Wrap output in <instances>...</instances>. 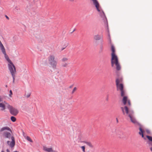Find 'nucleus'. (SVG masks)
Returning <instances> with one entry per match:
<instances>
[{
  "instance_id": "72a5a7b5",
  "label": "nucleus",
  "mask_w": 152,
  "mask_h": 152,
  "mask_svg": "<svg viewBox=\"0 0 152 152\" xmlns=\"http://www.w3.org/2000/svg\"><path fill=\"white\" fill-rule=\"evenodd\" d=\"M67 64L66 63H65L64 64H62V65L63 67H66L67 65Z\"/></svg>"
},
{
  "instance_id": "9b49d317",
  "label": "nucleus",
  "mask_w": 152,
  "mask_h": 152,
  "mask_svg": "<svg viewBox=\"0 0 152 152\" xmlns=\"http://www.w3.org/2000/svg\"><path fill=\"white\" fill-rule=\"evenodd\" d=\"M102 36H101L99 34H96L94 35V40L97 41L101 40L102 39Z\"/></svg>"
},
{
  "instance_id": "f8f14e48",
  "label": "nucleus",
  "mask_w": 152,
  "mask_h": 152,
  "mask_svg": "<svg viewBox=\"0 0 152 152\" xmlns=\"http://www.w3.org/2000/svg\"><path fill=\"white\" fill-rule=\"evenodd\" d=\"M3 135L5 138L10 139L11 137L10 133L7 132H4Z\"/></svg>"
},
{
  "instance_id": "79ce46f5",
  "label": "nucleus",
  "mask_w": 152,
  "mask_h": 152,
  "mask_svg": "<svg viewBox=\"0 0 152 152\" xmlns=\"http://www.w3.org/2000/svg\"><path fill=\"white\" fill-rule=\"evenodd\" d=\"M73 86V85H71L69 87V88H72V87Z\"/></svg>"
},
{
  "instance_id": "f3484780",
  "label": "nucleus",
  "mask_w": 152,
  "mask_h": 152,
  "mask_svg": "<svg viewBox=\"0 0 152 152\" xmlns=\"http://www.w3.org/2000/svg\"><path fill=\"white\" fill-rule=\"evenodd\" d=\"M134 111L131 109H129V114H128V116L130 118L132 117L134 115Z\"/></svg>"
},
{
  "instance_id": "2eb2a0df",
  "label": "nucleus",
  "mask_w": 152,
  "mask_h": 152,
  "mask_svg": "<svg viewBox=\"0 0 152 152\" xmlns=\"http://www.w3.org/2000/svg\"><path fill=\"white\" fill-rule=\"evenodd\" d=\"M10 72V73H11V74L12 75V77H13V83L14 82V81H15V72H16L15 71V70L14 69H12V70H9Z\"/></svg>"
},
{
  "instance_id": "6e6552de",
  "label": "nucleus",
  "mask_w": 152,
  "mask_h": 152,
  "mask_svg": "<svg viewBox=\"0 0 152 152\" xmlns=\"http://www.w3.org/2000/svg\"><path fill=\"white\" fill-rule=\"evenodd\" d=\"M146 137L148 140V141L147 142V144L149 146H152V137L148 135H146Z\"/></svg>"
},
{
  "instance_id": "423d86ee",
  "label": "nucleus",
  "mask_w": 152,
  "mask_h": 152,
  "mask_svg": "<svg viewBox=\"0 0 152 152\" xmlns=\"http://www.w3.org/2000/svg\"><path fill=\"white\" fill-rule=\"evenodd\" d=\"M111 50L112 52L111 55V59H113L114 58L118 57L115 54V48L113 44H111Z\"/></svg>"
},
{
  "instance_id": "412c9836",
  "label": "nucleus",
  "mask_w": 152,
  "mask_h": 152,
  "mask_svg": "<svg viewBox=\"0 0 152 152\" xmlns=\"http://www.w3.org/2000/svg\"><path fill=\"white\" fill-rule=\"evenodd\" d=\"M0 48L2 51H4V49H5L3 45L2 44L1 41L0 40Z\"/></svg>"
},
{
  "instance_id": "7ed1b4c3",
  "label": "nucleus",
  "mask_w": 152,
  "mask_h": 152,
  "mask_svg": "<svg viewBox=\"0 0 152 152\" xmlns=\"http://www.w3.org/2000/svg\"><path fill=\"white\" fill-rule=\"evenodd\" d=\"M111 65L112 67H113L114 64H115L116 66V69L118 71H119L121 69V66L119 62L118 57L111 59Z\"/></svg>"
},
{
  "instance_id": "dca6fc26",
  "label": "nucleus",
  "mask_w": 152,
  "mask_h": 152,
  "mask_svg": "<svg viewBox=\"0 0 152 152\" xmlns=\"http://www.w3.org/2000/svg\"><path fill=\"white\" fill-rule=\"evenodd\" d=\"M123 98L122 99V102H123V104L124 105H126L127 103V102L128 100L127 99H128L127 97V96H123Z\"/></svg>"
},
{
  "instance_id": "5701e85b",
  "label": "nucleus",
  "mask_w": 152,
  "mask_h": 152,
  "mask_svg": "<svg viewBox=\"0 0 152 152\" xmlns=\"http://www.w3.org/2000/svg\"><path fill=\"white\" fill-rule=\"evenodd\" d=\"M11 121L13 122H15L16 120V119L15 117L14 116H12L10 118Z\"/></svg>"
},
{
  "instance_id": "e433bc0d",
  "label": "nucleus",
  "mask_w": 152,
  "mask_h": 152,
  "mask_svg": "<svg viewBox=\"0 0 152 152\" xmlns=\"http://www.w3.org/2000/svg\"><path fill=\"white\" fill-rule=\"evenodd\" d=\"M15 9L17 10V11H18L20 9L19 8L17 7H15Z\"/></svg>"
},
{
  "instance_id": "3c124183",
  "label": "nucleus",
  "mask_w": 152,
  "mask_h": 152,
  "mask_svg": "<svg viewBox=\"0 0 152 152\" xmlns=\"http://www.w3.org/2000/svg\"><path fill=\"white\" fill-rule=\"evenodd\" d=\"M75 31V29H74L73 30V31H72V32H74Z\"/></svg>"
},
{
  "instance_id": "f03ea898",
  "label": "nucleus",
  "mask_w": 152,
  "mask_h": 152,
  "mask_svg": "<svg viewBox=\"0 0 152 152\" xmlns=\"http://www.w3.org/2000/svg\"><path fill=\"white\" fill-rule=\"evenodd\" d=\"M49 64L51 65L53 69H55L56 68L57 62L55 60L54 56L50 55L48 58Z\"/></svg>"
},
{
  "instance_id": "9d476101",
  "label": "nucleus",
  "mask_w": 152,
  "mask_h": 152,
  "mask_svg": "<svg viewBox=\"0 0 152 152\" xmlns=\"http://www.w3.org/2000/svg\"><path fill=\"white\" fill-rule=\"evenodd\" d=\"M11 138L12 140V141L10 142L9 145L11 148H12L15 145V138L13 136H11Z\"/></svg>"
},
{
  "instance_id": "8fccbe9b",
  "label": "nucleus",
  "mask_w": 152,
  "mask_h": 152,
  "mask_svg": "<svg viewBox=\"0 0 152 152\" xmlns=\"http://www.w3.org/2000/svg\"><path fill=\"white\" fill-rule=\"evenodd\" d=\"M1 152H4V151H1Z\"/></svg>"
},
{
  "instance_id": "f257e3e1",
  "label": "nucleus",
  "mask_w": 152,
  "mask_h": 152,
  "mask_svg": "<svg viewBox=\"0 0 152 152\" xmlns=\"http://www.w3.org/2000/svg\"><path fill=\"white\" fill-rule=\"evenodd\" d=\"M2 53L4 55V56L5 59L7 61L9 62V64H8V67L9 70H12L13 68L15 70V71H16V68L13 63L11 61V60L9 59L8 56L7 55L5 50L4 49V51H2Z\"/></svg>"
},
{
  "instance_id": "39448f33",
  "label": "nucleus",
  "mask_w": 152,
  "mask_h": 152,
  "mask_svg": "<svg viewBox=\"0 0 152 152\" xmlns=\"http://www.w3.org/2000/svg\"><path fill=\"white\" fill-rule=\"evenodd\" d=\"M115 82L117 91H121L124 89V85L122 83H119V81L118 78H116Z\"/></svg>"
},
{
  "instance_id": "a19ab883",
  "label": "nucleus",
  "mask_w": 152,
  "mask_h": 152,
  "mask_svg": "<svg viewBox=\"0 0 152 152\" xmlns=\"http://www.w3.org/2000/svg\"><path fill=\"white\" fill-rule=\"evenodd\" d=\"M10 142V141H7V144L8 145H9V144H9Z\"/></svg>"
},
{
  "instance_id": "4c0bfd02",
  "label": "nucleus",
  "mask_w": 152,
  "mask_h": 152,
  "mask_svg": "<svg viewBox=\"0 0 152 152\" xmlns=\"http://www.w3.org/2000/svg\"><path fill=\"white\" fill-rule=\"evenodd\" d=\"M108 97H109V96H108V95H107V98H106V100L107 101H108V100H109Z\"/></svg>"
},
{
  "instance_id": "6ab92c4d",
  "label": "nucleus",
  "mask_w": 152,
  "mask_h": 152,
  "mask_svg": "<svg viewBox=\"0 0 152 152\" xmlns=\"http://www.w3.org/2000/svg\"><path fill=\"white\" fill-rule=\"evenodd\" d=\"M124 108L126 114L128 115V114H129V109L128 107L126 106H125Z\"/></svg>"
},
{
  "instance_id": "de8ad7c7",
  "label": "nucleus",
  "mask_w": 152,
  "mask_h": 152,
  "mask_svg": "<svg viewBox=\"0 0 152 152\" xmlns=\"http://www.w3.org/2000/svg\"><path fill=\"white\" fill-rule=\"evenodd\" d=\"M14 152H19L18 151H14Z\"/></svg>"
},
{
  "instance_id": "a18cd8bd",
  "label": "nucleus",
  "mask_w": 152,
  "mask_h": 152,
  "mask_svg": "<svg viewBox=\"0 0 152 152\" xmlns=\"http://www.w3.org/2000/svg\"><path fill=\"white\" fill-rule=\"evenodd\" d=\"M116 121H117V123H118V120L117 118H116Z\"/></svg>"
},
{
  "instance_id": "1a4fd4ad",
  "label": "nucleus",
  "mask_w": 152,
  "mask_h": 152,
  "mask_svg": "<svg viewBox=\"0 0 152 152\" xmlns=\"http://www.w3.org/2000/svg\"><path fill=\"white\" fill-rule=\"evenodd\" d=\"M103 39H102L100 41V43L99 45V53H102L103 51Z\"/></svg>"
},
{
  "instance_id": "603ef678",
  "label": "nucleus",
  "mask_w": 152,
  "mask_h": 152,
  "mask_svg": "<svg viewBox=\"0 0 152 152\" xmlns=\"http://www.w3.org/2000/svg\"><path fill=\"white\" fill-rule=\"evenodd\" d=\"M57 73L58 74V73H59V72L58 71L57 72Z\"/></svg>"
},
{
  "instance_id": "09e8293b",
  "label": "nucleus",
  "mask_w": 152,
  "mask_h": 152,
  "mask_svg": "<svg viewBox=\"0 0 152 152\" xmlns=\"http://www.w3.org/2000/svg\"><path fill=\"white\" fill-rule=\"evenodd\" d=\"M5 87H7V85H5Z\"/></svg>"
},
{
  "instance_id": "c9c22d12",
  "label": "nucleus",
  "mask_w": 152,
  "mask_h": 152,
  "mask_svg": "<svg viewBox=\"0 0 152 152\" xmlns=\"http://www.w3.org/2000/svg\"><path fill=\"white\" fill-rule=\"evenodd\" d=\"M68 45V43H67V45H65V47L64 48H62V49H61V50H63L64 49H65V48Z\"/></svg>"
},
{
  "instance_id": "4be33fe9",
  "label": "nucleus",
  "mask_w": 152,
  "mask_h": 152,
  "mask_svg": "<svg viewBox=\"0 0 152 152\" xmlns=\"http://www.w3.org/2000/svg\"><path fill=\"white\" fill-rule=\"evenodd\" d=\"M82 142L86 143L87 145H88L90 147H93L91 143L89 142H87L86 141H83Z\"/></svg>"
},
{
  "instance_id": "20e7f679",
  "label": "nucleus",
  "mask_w": 152,
  "mask_h": 152,
  "mask_svg": "<svg viewBox=\"0 0 152 152\" xmlns=\"http://www.w3.org/2000/svg\"><path fill=\"white\" fill-rule=\"evenodd\" d=\"M7 107L12 115L16 116L18 113L19 111L17 109L13 107L9 104H7Z\"/></svg>"
},
{
  "instance_id": "ddd939ff",
  "label": "nucleus",
  "mask_w": 152,
  "mask_h": 152,
  "mask_svg": "<svg viewBox=\"0 0 152 152\" xmlns=\"http://www.w3.org/2000/svg\"><path fill=\"white\" fill-rule=\"evenodd\" d=\"M43 150L48 152H57L56 151L53 150L52 148H48L46 147H43Z\"/></svg>"
},
{
  "instance_id": "393cba45",
  "label": "nucleus",
  "mask_w": 152,
  "mask_h": 152,
  "mask_svg": "<svg viewBox=\"0 0 152 152\" xmlns=\"http://www.w3.org/2000/svg\"><path fill=\"white\" fill-rule=\"evenodd\" d=\"M26 139L28 141H29L30 142H33V140L31 139V138L28 136H27L26 137Z\"/></svg>"
},
{
  "instance_id": "bb28decb",
  "label": "nucleus",
  "mask_w": 152,
  "mask_h": 152,
  "mask_svg": "<svg viewBox=\"0 0 152 152\" xmlns=\"http://www.w3.org/2000/svg\"><path fill=\"white\" fill-rule=\"evenodd\" d=\"M81 148L82 149L83 151L84 152H85V146H82L81 147Z\"/></svg>"
},
{
  "instance_id": "a878e982",
  "label": "nucleus",
  "mask_w": 152,
  "mask_h": 152,
  "mask_svg": "<svg viewBox=\"0 0 152 152\" xmlns=\"http://www.w3.org/2000/svg\"><path fill=\"white\" fill-rule=\"evenodd\" d=\"M12 91L11 90H10V94L9 95V96L10 97H12Z\"/></svg>"
},
{
  "instance_id": "37998d69",
  "label": "nucleus",
  "mask_w": 152,
  "mask_h": 152,
  "mask_svg": "<svg viewBox=\"0 0 152 152\" xmlns=\"http://www.w3.org/2000/svg\"><path fill=\"white\" fill-rule=\"evenodd\" d=\"M6 151L7 152H10L9 150L8 149H7Z\"/></svg>"
},
{
  "instance_id": "f704fd0d",
  "label": "nucleus",
  "mask_w": 152,
  "mask_h": 152,
  "mask_svg": "<svg viewBox=\"0 0 152 152\" xmlns=\"http://www.w3.org/2000/svg\"><path fill=\"white\" fill-rule=\"evenodd\" d=\"M128 102V104L129 106L131 105V103L130 102V100H128L127 101Z\"/></svg>"
},
{
  "instance_id": "c756f323",
  "label": "nucleus",
  "mask_w": 152,
  "mask_h": 152,
  "mask_svg": "<svg viewBox=\"0 0 152 152\" xmlns=\"http://www.w3.org/2000/svg\"><path fill=\"white\" fill-rule=\"evenodd\" d=\"M121 108L122 110V111L123 114L124 115L125 114V111L124 110V107H121Z\"/></svg>"
},
{
  "instance_id": "49530a36",
  "label": "nucleus",
  "mask_w": 152,
  "mask_h": 152,
  "mask_svg": "<svg viewBox=\"0 0 152 152\" xmlns=\"http://www.w3.org/2000/svg\"><path fill=\"white\" fill-rule=\"evenodd\" d=\"M74 0H69V1H74Z\"/></svg>"
},
{
  "instance_id": "2f4dec72",
  "label": "nucleus",
  "mask_w": 152,
  "mask_h": 152,
  "mask_svg": "<svg viewBox=\"0 0 152 152\" xmlns=\"http://www.w3.org/2000/svg\"><path fill=\"white\" fill-rule=\"evenodd\" d=\"M118 79L119 81V83L120 82H122L123 81L122 78V77H120V78H118Z\"/></svg>"
},
{
  "instance_id": "a211bd4d",
  "label": "nucleus",
  "mask_w": 152,
  "mask_h": 152,
  "mask_svg": "<svg viewBox=\"0 0 152 152\" xmlns=\"http://www.w3.org/2000/svg\"><path fill=\"white\" fill-rule=\"evenodd\" d=\"M130 119L131 121L134 124H137L138 122L135 118H133L132 117L130 118Z\"/></svg>"
},
{
  "instance_id": "c03bdc74",
  "label": "nucleus",
  "mask_w": 152,
  "mask_h": 152,
  "mask_svg": "<svg viewBox=\"0 0 152 152\" xmlns=\"http://www.w3.org/2000/svg\"><path fill=\"white\" fill-rule=\"evenodd\" d=\"M150 150L152 151V147H151L150 148Z\"/></svg>"
},
{
  "instance_id": "473e14b6",
  "label": "nucleus",
  "mask_w": 152,
  "mask_h": 152,
  "mask_svg": "<svg viewBox=\"0 0 152 152\" xmlns=\"http://www.w3.org/2000/svg\"><path fill=\"white\" fill-rule=\"evenodd\" d=\"M137 124L140 127H141V128H142V125L140 123L138 122Z\"/></svg>"
},
{
  "instance_id": "b1692460",
  "label": "nucleus",
  "mask_w": 152,
  "mask_h": 152,
  "mask_svg": "<svg viewBox=\"0 0 152 152\" xmlns=\"http://www.w3.org/2000/svg\"><path fill=\"white\" fill-rule=\"evenodd\" d=\"M121 91V96L122 97L124 96L125 95V91L124 89L120 91Z\"/></svg>"
},
{
  "instance_id": "cd10ccee",
  "label": "nucleus",
  "mask_w": 152,
  "mask_h": 152,
  "mask_svg": "<svg viewBox=\"0 0 152 152\" xmlns=\"http://www.w3.org/2000/svg\"><path fill=\"white\" fill-rule=\"evenodd\" d=\"M76 87H75L73 89L72 92V94H73L74 92H75V91H76Z\"/></svg>"
},
{
  "instance_id": "0eeeda50",
  "label": "nucleus",
  "mask_w": 152,
  "mask_h": 152,
  "mask_svg": "<svg viewBox=\"0 0 152 152\" xmlns=\"http://www.w3.org/2000/svg\"><path fill=\"white\" fill-rule=\"evenodd\" d=\"M139 129L140 131L139 132V134L143 138L144 140H146V138L144 137V133L145 132V131L144 129L141 127H139Z\"/></svg>"
},
{
  "instance_id": "7c9ffc66",
  "label": "nucleus",
  "mask_w": 152,
  "mask_h": 152,
  "mask_svg": "<svg viewBox=\"0 0 152 152\" xmlns=\"http://www.w3.org/2000/svg\"><path fill=\"white\" fill-rule=\"evenodd\" d=\"M68 60V59L66 58H64L62 59L63 61H65Z\"/></svg>"
},
{
  "instance_id": "c85d7f7f",
  "label": "nucleus",
  "mask_w": 152,
  "mask_h": 152,
  "mask_svg": "<svg viewBox=\"0 0 152 152\" xmlns=\"http://www.w3.org/2000/svg\"><path fill=\"white\" fill-rule=\"evenodd\" d=\"M146 132L148 134H151V132L148 129H146Z\"/></svg>"
},
{
  "instance_id": "58836bf2",
  "label": "nucleus",
  "mask_w": 152,
  "mask_h": 152,
  "mask_svg": "<svg viewBox=\"0 0 152 152\" xmlns=\"http://www.w3.org/2000/svg\"><path fill=\"white\" fill-rule=\"evenodd\" d=\"M5 17H6V18L8 20H9V18L8 17V16L7 15H5Z\"/></svg>"
},
{
  "instance_id": "aec40b11",
  "label": "nucleus",
  "mask_w": 152,
  "mask_h": 152,
  "mask_svg": "<svg viewBox=\"0 0 152 152\" xmlns=\"http://www.w3.org/2000/svg\"><path fill=\"white\" fill-rule=\"evenodd\" d=\"M0 107H1V110H3L5 109V104L3 103H0Z\"/></svg>"
},
{
  "instance_id": "4468645a",
  "label": "nucleus",
  "mask_w": 152,
  "mask_h": 152,
  "mask_svg": "<svg viewBox=\"0 0 152 152\" xmlns=\"http://www.w3.org/2000/svg\"><path fill=\"white\" fill-rule=\"evenodd\" d=\"M5 130H7L8 131H9L10 132H12V130L10 129L7 127V126H5L2 127L0 130V132H2L3 131H4Z\"/></svg>"
},
{
  "instance_id": "ea45409f",
  "label": "nucleus",
  "mask_w": 152,
  "mask_h": 152,
  "mask_svg": "<svg viewBox=\"0 0 152 152\" xmlns=\"http://www.w3.org/2000/svg\"><path fill=\"white\" fill-rule=\"evenodd\" d=\"M30 96V94H28L27 95L26 97L27 98H28Z\"/></svg>"
}]
</instances>
